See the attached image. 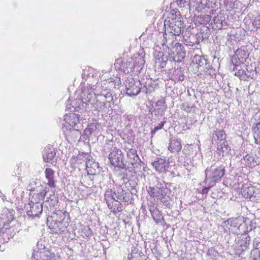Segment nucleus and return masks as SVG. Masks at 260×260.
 Wrapping results in <instances>:
<instances>
[{"mask_svg": "<svg viewBox=\"0 0 260 260\" xmlns=\"http://www.w3.org/2000/svg\"><path fill=\"white\" fill-rule=\"evenodd\" d=\"M101 87L102 84L100 83H97L94 88L90 86L84 87L79 98L71 101L70 105L67 104V108L71 112L80 110H87L90 105L94 101L96 95L99 94Z\"/></svg>", "mask_w": 260, "mask_h": 260, "instance_id": "1", "label": "nucleus"}, {"mask_svg": "<svg viewBox=\"0 0 260 260\" xmlns=\"http://www.w3.org/2000/svg\"><path fill=\"white\" fill-rule=\"evenodd\" d=\"M143 56L140 54L129 58L121 57L116 60L114 63L115 68L123 72L125 74H130L135 72L139 73L143 69L145 63Z\"/></svg>", "mask_w": 260, "mask_h": 260, "instance_id": "2", "label": "nucleus"}, {"mask_svg": "<svg viewBox=\"0 0 260 260\" xmlns=\"http://www.w3.org/2000/svg\"><path fill=\"white\" fill-rule=\"evenodd\" d=\"M171 51L173 55L170 57V60H173L176 62H180L185 57V51L184 47L179 43H176L174 47L172 48ZM169 53H164L159 51L154 54L155 67L158 69L164 68L169 60Z\"/></svg>", "mask_w": 260, "mask_h": 260, "instance_id": "3", "label": "nucleus"}, {"mask_svg": "<svg viewBox=\"0 0 260 260\" xmlns=\"http://www.w3.org/2000/svg\"><path fill=\"white\" fill-rule=\"evenodd\" d=\"M124 84L125 87L126 93L129 96L138 95L141 90L148 94L153 91L154 89L149 85V83H146L144 87H142V83L139 80H135L133 78H127L125 80Z\"/></svg>", "mask_w": 260, "mask_h": 260, "instance_id": "4", "label": "nucleus"}, {"mask_svg": "<svg viewBox=\"0 0 260 260\" xmlns=\"http://www.w3.org/2000/svg\"><path fill=\"white\" fill-rule=\"evenodd\" d=\"M103 151L105 154H109V159L111 164L114 166L120 168H124L125 165L123 161V155L120 150L114 147L112 141L107 142L104 146Z\"/></svg>", "mask_w": 260, "mask_h": 260, "instance_id": "5", "label": "nucleus"}, {"mask_svg": "<svg viewBox=\"0 0 260 260\" xmlns=\"http://www.w3.org/2000/svg\"><path fill=\"white\" fill-rule=\"evenodd\" d=\"M225 174V167L222 165H213L205 170V183L209 187H212L220 181Z\"/></svg>", "mask_w": 260, "mask_h": 260, "instance_id": "6", "label": "nucleus"}, {"mask_svg": "<svg viewBox=\"0 0 260 260\" xmlns=\"http://www.w3.org/2000/svg\"><path fill=\"white\" fill-rule=\"evenodd\" d=\"M106 88H102L101 91L99 90V94L96 95L94 101L90 105L88 110H96L99 112L105 110L107 105H109L110 101L113 100V96L111 93L103 92H106Z\"/></svg>", "mask_w": 260, "mask_h": 260, "instance_id": "7", "label": "nucleus"}, {"mask_svg": "<svg viewBox=\"0 0 260 260\" xmlns=\"http://www.w3.org/2000/svg\"><path fill=\"white\" fill-rule=\"evenodd\" d=\"M183 22L181 21L180 13L172 14V17H169L165 20L164 25L166 31L173 36H179L183 31Z\"/></svg>", "mask_w": 260, "mask_h": 260, "instance_id": "8", "label": "nucleus"}, {"mask_svg": "<svg viewBox=\"0 0 260 260\" xmlns=\"http://www.w3.org/2000/svg\"><path fill=\"white\" fill-rule=\"evenodd\" d=\"M105 200L128 202L130 200V195L125 192L121 187L116 188L108 189L104 194Z\"/></svg>", "mask_w": 260, "mask_h": 260, "instance_id": "9", "label": "nucleus"}, {"mask_svg": "<svg viewBox=\"0 0 260 260\" xmlns=\"http://www.w3.org/2000/svg\"><path fill=\"white\" fill-rule=\"evenodd\" d=\"M224 225H230L233 228H237V230L235 233L237 235L243 234L248 232V229L246 228V223L245 218L243 216H239L236 218H231L224 221L223 222Z\"/></svg>", "mask_w": 260, "mask_h": 260, "instance_id": "10", "label": "nucleus"}, {"mask_svg": "<svg viewBox=\"0 0 260 260\" xmlns=\"http://www.w3.org/2000/svg\"><path fill=\"white\" fill-rule=\"evenodd\" d=\"M9 224L4 217H0V237L4 243L8 242L15 234L14 228L10 226Z\"/></svg>", "mask_w": 260, "mask_h": 260, "instance_id": "11", "label": "nucleus"}, {"mask_svg": "<svg viewBox=\"0 0 260 260\" xmlns=\"http://www.w3.org/2000/svg\"><path fill=\"white\" fill-rule=\"evenodd\" d=\"M80 118V115L76 113L66 114L62 123L63 131L65 129L67 131L71 130L74 127L79 128V125H81Z\"/></svg>", "mask_w": 260, "mask_h": 260, "instance_id": "12", "label": "nucleus"}, {"mask_svg": "<svg viewBox=\"0 0 260 260\" xmlns=\"http://www.w3.org/2000/svg\"><path fill=\"white\" fill-rule=\"evenodd\" d=\"M190 67L193 68L194 72H198L201 68H203L204 71L207 72L211 68V66L207 62V59L205 56L197 54L194 55Z\"/></svg>", "mask_w": 260, "mask_h": 260, "instance_id": "13", "label": "nucleus"}, {"mask_svg": "<svg viewBox=\"0 0 260 260\" xmlns=\"http://www.w3.org/2000/svg\"><path fill=\"white\" fill-rule=\"evenodd\" d=\"M151 164L156 171L165 174L170 167V160L166 157H157Z\"/></svg>", "mask_w": 260, "mask_h": 260, "instance_id": "14", "label": "nucleus"}, {"mask_svg": "<svg viewBox=\"0 0 260 260\" xmlns=\"http://www.w3.org/2000/svg\"><path fill=\"white\" fill-rule=\"evenodd\" d=\"M27 214L28 216L32 217H39L43 211V203L35 202L30 200L28 205L26 206Z\"/></svg>", "mask_w": 260, "mask_h": 260, "instance_id": "15", "label": "nucleus"}, {"mask_svg": "<svg viewBox=\"0 0 260 260\" xmlns=\"http://www.w3.org/2000/svg\"><path fill=\"white\" fill-rule=\"evenodd\" d=\"M146 188L149 194L157 199L164 195L165 191H169L166 185L161 183H158L155 186H146Z\"/></svg>", "mask_w": 260, "mask_h": 260, "instance_id": "16", "label": "nucleus"}, {"mask_svg": "<svg viewBox=\"0 0 260 260\" xmlns=\"http://www.w3.org/2000/svg\"><path fill=\"white\" fill-rule=\"evenodd\" d=\"M99 126L96 120H93L92 122L88 124L87 128L84 131L82 134V139L83 141L89 140L90 138L95 136L97 132V128Z\"/></svg>", "mask_w": 260, "mask_h": 260, "instance_id": "17", "label": "nucleus"}, {"mask_svg": "<svg viewBox=\"0 0 260 260\" xmlns=\"http://www.w3.org/2000/svg\"><path fill=\"white\" fill-rule=\"evenodd\" d=\"M68 226V223L63 221L52 220L49 227L52 233L60 234L64 232Z\"/></svg>", "mask_w": 260, "mask_h": 260, "instance_id": "18", "label": "nucleus"}, {"mask_svg": "<svg viewBox=\"0 0 260 260\" xmlns=\"http://www.w3.org/2000/svg\"><path fill=\"white\" fill-rule=\"evenodd\" d=\"M56 155V150L51 145H48L45 148L43 152V158L45 162L53 164L55 162Z\"/></svg>", "mask_w": 260, "mask_h": 260, "instance_id": "19", "label": "nucleus"}, {"mask_svg": "<svg viewBox=\"0 0 260 260\" xmlns=\"http://www.w3.org/2000/svg\"><path fill=\"white\" fill-rule=\"evenodd\" d=\"M127 157L129 162L132 165L133 168H138L141 163L137 151L135 148L127 149Z\"/></svg>", "mask_w": 260, "mask_h": 260, "instance_id": "20", "label": "nucleus"}, {"mask_svg": "<svg viewBox=\"0 0 260 260\" xmlns=\"http://www.w3.org/2000/svg\"><path fill=\"white\" fill-rule=\"evenodd\" d=\"M36 191L39 192L37 193H34L31 200L32 201V202H40L45 199V196L48 191V188L47 187L40 186L36 188Z\"/></svg>", "mask_w": 260, "mask_h": 260, "instance_id": "21", "label": "nucleus"}, {"mask_svg": "<svg viewBox=\"0 0 260 260\" xmlns=\"http://www.w3.org/2000/svg\"><path fill=\"white\" fill-rule=\"evenodd\" d=\"M167 109L166 102L164 99L158 100L155 104V108L153 110L154 115L158 117L164 115Z\"/></svg>", "mask_w": 260, "mask_h": 260, "instance_id": "22", "label": "nucleus"}, {"mask_svg": "<svg viewBox=\"0 0 260 260\" xmlns=\"http://www.w3.org/2000/svg\"><path fill=\"white\" fill-rule=\"evenodd\" d=\"M242 194L245 199H249L251 201H257L256 195H255V188L253 186L244 187L241 191Z\"/></svg>", "mask_w": 260, "mask_h": 260, "instance_id": "23", "label": "nucleus"}, {"mask_svg": "<svg viewBox=\"0 0 260 260\" xmlns=\"http://www.w3.org/2000/svg\"><path fill=\"white\" fill-rule=\"evenodd\" d=\"M105 201L109 209L111 210V212L116 213L117 212H120L123 211V205L120 203L121 202L116 201L115 200L109 201L108 200Z\"/></svg>", "mask_w": 260, "mask_h": 260, "instance_id": "24", "label": "nucleus"}, {"mask_svg": "<svg viewBox=\"0 0 260 260\" xmlns=\"http://www.w3.org/2000/svg\"><path fill=\"white\" fill-rule=\"evenodd\" d=\"M52 253L50 251H36L32 253V260H50Z\"/></svg>", "mask_w": 260, "mask_h": 260, "instance_id": "25", "label": "nucleus"}, {"mask_svg": "<svg viewBox=\"0 0 260 260\" xmlns=\"http://www.w3.org/2000/svg\"><path fill=\"white\" fill-rule=\"evenodd\" d=\"M54 173V171L50 168H46L45 171V177L48 181L47 184L51 188H54L56 186Z\"/></svg>", "mask_w": 260, "mask_h": 260, "instance_id": "26", "label": "nucleus"}, {"mask_svg": "<svg viewBox=\"0 0 260 260\" xmlns=\"http://www.w3.org/2000/svg\"><path fill=\"white\" fill-rule=\"evenodd\" d=\"M181 145L180 141L175 138H170V142L168 146V149L172 153H176L179 152L181 149Z\"/></svg>", "mask_w": 260, "mask_h": 260, "instance_id": "27", "label": "nucleus"}, {"mask_svg": "<svg viewBox=\"0 0 260 260\" xmlns=\"http://www.w3.org/2000/svg\"><path fill=\"white\" fill-rule=\"evenodd\" d=\"M217 150L222 156L228 154L231 151V147L227 141L217 144Z\"/></svg>", "mask_w": 260, "mask_h": 260, "instance_id": "28", "label": "nucleus"}, {"mask_svg": "<svg viewBox=\"0 0 260 260\" xmlns=\"http://www.w3.org/2000/svg\"><path fill=\"white\" fill-rule=\"evenodd\" d=\"M149 211L155 222L159 223L162 219V216L158 209L155 206H151L150 207Z\"/></svg>", "mask_w": 260, "mask_h": 260, "instance_id": "29", "label": "nucleus"}, {"mask_svg": "<svg viewBox=\"0 0 260 260\" xmlns=\"http://www.w3.org/2000/svg\"><path fill=\"white\" fill-rule=\"evenodd\" d=\"M144 255L141 251H139L138 249L134 248L132 250L131 253L128 254V260H144Z\"/></svg>", "mask_w": 260, "mask_h": 260, "instance_id": "30", "label": "nucleus"}, {"mask_svg": "<svg viewBox=\"0 0 260 260\" xmlns=\"http://www.w3.org/2000/svg\"><path fill=\"white\" fill-rule=\"evenodd\" d=\"M242 161L243 164L249 167H254L257 165V162L254 160V157L249 154L244 156L242 159Z\"/></svg>", "mask_w": 260, "mask_h": 260, "instance_id": "31", "label": "nucleus"}, {"mask_svg": "<svg viewBox=\"0 0 260 260\" xmlns=\"http://www.w3.org/2000/svg\"><path fill=\"white\" fill-rule=\"evenodd\" d=\"M254 74H256L255 70H251L249 72L247 69L246 71L243 69H242L241 70L236 71L235 73V76L242 77L243 76L245 75L247 76V77H251V78L254 77Z\"/></svg>", "mask_w": 260, "mask_h": 260, "instance_id": "32", "label": "nucleus"}, {"mask_svg": "<svg viewBox=\"0 0 260 260\" xmlns=\"http://www.w3.org/2000/svg\"><path fill=\"white\" fill-rule=\"evenodd\" d=\"M78 128L76 127L75 128H73L72 129L69 130L70 131L69 133L66 134V135L73 137V139L74 141H76L78 138H80V139L82 138V135H81V133Z\"/></svg>", "mask_w": 260, "mask_h": 260, "instance_id": "33", "label": "nucleus"}, {"mask_svg": "<svg viewBox=\"0 0 260 260\" xmlns=\"http://www.w3.org/2000/svg\"><path fill=\"white\" fill-rule=\"evenodd\" d=\"M248 55L247 51L239 49L235 52V54L234 56H236L237 58L245 61L246 59L248 58Z\"/></svg>", "mask_w": 260, "mask_h": 260, "instance_id": "34", "label": "nucleus"}, {"mask_svg": "<svg viewBox=\"0 0 260 260\" xmlns=\"http://www.w3.org/2000/svg\"><path fill=\"white\" fill-rule=\"evenodd\" d=\"M253 136L256 144H260V122H257L256 126L253 127Z\"/></svg>", "mask_w": 260, "mask_h": 260, "instance_id": "35", "label": "nucleus"}, {"mask_svg": "<svg viewBox=\"0 0 260 260\" xmlns=\"http://www.w3.org/2000/svg\"><path fill=\"white\" fill-rule=\"evenodd\" d=\"M250 241V237L249 236H246L245 238L242 239L240 242V246L241 247L242 251L246 250L248 248Z\"/></svg>", "mask_w": 260, "mask_h": 260, "instance_id": "36", "label": "nucleus"}, {"mask_svg": "<svg viewBox=\"0 0 260 260\" xmlns=\"http://www.w3.org/2000/svg\"><path fill=\"white\" fill-rule=\"evenodd\" d=\"M214 134L217 137V144L226 141L225 140L226 135L224 131L220 130L216 131Z\"/></svg>", "mask_w": 260, "mask_h": 260, "instance_id": "37", "label": "nucleus"}, {"mask_svg": "<svg viewBox=\"0 0 260 260\" xmlns=\"http://www.w3.org/2000/svg\"><path fill=\"white\" fill-rule=\"evenodd\" d=\"M81 236L83 238L90 237L92 235V231L88 226H83L81 229Z\"/></svg>", "mask_w": 260, "mask_h": 260, "instance_id": "38", "label": "nucleus"}, {"mask_svg": "<svg viewBox=\"0 0 260 260\" xmlns=\"http://www.w3.org/2000/svg\"><path fill=\"white\" fill-rule=\"evenodd\" d=\"M192 8L198 12L202 11V10L205 8L203 5H202V0H195L192 2Z\"/></svg>", "mask_w": 260, "mask_h": 260, "instance_id": "39", "label": "nucleus"}, {"mask_svg": "<svg viewBox=\"0 0 260 260\" xmlns=\"http://www.w3.org/2000/svg\"><path fill=\"white\" fill-rule=\"evenodd\" d=\"M46 202H50V205L52 206H55L57 204V199L55 194L53 192L52 194H50L49 197H47Z\"/></svg>", "mask_w": 260, "mask_h": 260, "instance_id": "40", "label": "nucleus"}, {"mask_svg": "<svg viewBox=\"0 0 260 260\" xmlns=\"http://www.w3.org/2000/svg\"><path fill=\"white\" fill-rule=\"evenodd\" d=\"M168 191H165V194L162 195L160 198H158V200H160L161 202L164 204V205L166 207H170V198L167 195Z\"/></svg>", "mask_w": 260, "mask_h": 260, "instance_id": "41", "label": "nucleus"}, {"mask_svg": "<svg viewBox=\"0 0 260 260\" xmlns=\"http://www.w3.org/2000/svg\"><path fill=\"white\" fill-rule=\"evenodd\" d=\"M174 78L177 82L182 81L184 80V75L180 69H177L174 73Z\"/></svg>", "mask_w": 260, "mask_h": 260, "instance_id": "42", "label": "nucleus"}, {"mask_svg": "<svg viewBox=\"0 0 260 260\" xmlns=\"http://www.w3.org/2000/svg\"><path fill=\"white\" fill-rule=\"evenodd\" d=\"M213 22L216 25V27L220 29L222 28L223 26H224L223 21L221 17H215L213 19ZM225 23V22H224Z\"/></svg>", "mask_w": 260, "mask_h": 260, "instance_id": "43", "label": "nucleus"}, {"mask_svg": "<svg viewBox=\"0 0 260 260\" xmlns=\"http://www.w3.org/2000/svg\"><path fill=\"white\" fill-rule=\"evenodd\" d=\"M192 2L190 0H178L177 4L180 7L190 8L192 7Z\"/></svg>", "mask_w": 260, "mask_h": 260, "instance_id": "44", "label": "nucleus"}, {"mask_svg": "<svg viewBox=\"0 0 260 260\" xmlns=\"http://www.w3.org/2000/svg\"><path fill=\"white\" fill-rule=\"evenodd\" d=\"M251 260H260V250L258 249H253L251 252Z\"/></svg>", "mask_w": 260, "mask_h": 260, "instance_id": "45", "label": "nucleus"}, {"mask_svg": "<svg viewBox=\"0 0 260 260\" xmlns=\"http://www.w3.org/2000/svg\"><path fill=\"white\" fill-rule=\"evenodd\" d=\"M215 0H202V5L205 8H212L215 4Z\"/></svg>", "mask_w": 260, "mask_h": 260, "instance_id": "46", "label": "nucleus"}, {"mask_svg": "<svg viewBox=\"0 0 260 260\" xmlns=\"http://www.w3.org/2000/svg\"><path fill=\"white\" fill-rule=\"evenodd\" d=\"M244 62V61L237 58L236 56H234L232 58V63L233 64V67L243 64Z\"/></svg>", "mask_w": 260, "mask_h": 260, "instance_id": "47", "label": "nucleus"}, {"mask_svg": "<svg viewBox=\"0 0 260 260\" xmlns=\"http://www.w3.org/2000/svg\"><path fill=\"white\" fill-rule=\"evenodd\" d=\"M127 184H129V187H131L130 191L132 194H135L137 192L136 190L135 189V187L137 184L136 183L132 180H127L126 182V185H127Z\"/></svg>", "mask_w": 260, "mask_h": 260, "instance_id": "48", "label": "nucleus"}, {"mask_svg": "<svg viewBox=\"0 0 260 260\" xmlns=\"http://www.w3.org/2000/svg\"><path fill=\"white\" fill-rule=\"evenodd\" d=\"M165 121L161 122L160 123H159L158 125L155 126L153 129L151 130V134L152 135V137L155 134V133L159 130L162 128L164 123H165Z\"/></svg>", "mask_w": 260, "mask_h": 260, "instance_id": "49", "label": "nucleus"}, {"mask_svg": "<svg viewBox=\"0 0 260 260\" xmlns=\"http://www.w3.org/2000/svg\"><path fill=\"white\" fill-rule=\"evenodd\" d=\"M252 24L256 28L260 27V15H257L255 17V19L252 22Z\"/></svg>", "mask_w": 260, "mask_h": 260, "instance_id": "50", "label": "nucleus"}, {"mask_svg": "<svg viewBox=\"0 0 260 260\" xmlns=\"http://www.w3.org/2000/svg\"><path fill=\"white\" fill-rule=\"evenodd\" d=\"M253 247L254 249H260V239L255 238L253 241Z\"/></svg>", "mask_w": 260, "mask_h": 260, "instance_id": "51", "label": "nucleus"}, {"mask_svg": "<svg viewBox=\"0 0 260 260\" xmlns=\"http://www.w3.org/2000/svg\"><path fill=\"white\" fill-rule=\"evenodd\" d=\"M192 107L189 106L187 103H184L182 106V109L187 112H190Z\"/></svg>", "mask_w": 260, "mask_h": 260, "instance_id": "52", "label": "nucleus"}, {"mask_svg": "<svg viewBox=\"0 0 260 260\" xmlns=\"http://www.w3.org/2000/svg\"><path fill=\"white\" fill-rule=\"evenodd\" d=\"M21 189L20 187H18V188H15L13 190V194L16 198H18V192H21Z\"/></svg>", "mask_w": 260, "mask_h": 260, "instance_id": "53", "label": "nucleus"}, {"mask_svg": "<svg viewBox=\"0 0 260 260\" xmlns=\"http://www.w3.org/2000/svg\"><path fill=\"white\" fill-rule=\"evenodd\" d=\"M163 40L162 41L161 45L162 46L166 45V44L168 43V40L167 39V35L166 33L163 34Z\"/></svg>", "mask_w": 260, "mask_h": 260, "instance_id": "54", "label": "nucleus"}, {"mask_svg": "<svg viewBox=\"0 0 260 260\" xmlns=\"http://www.w3.org/2000/svg\"><path fill=\"white\" fill-rule=\"evenodd\" d=\"M254 119L255 120L257 121V122H260V111L256 113Z\"/></svg>", "mask_w": 260, "mask_h": 260, "instance_id": "55", "label": "nucleus"}, {"mask_svg": "<svg viewBox=\"0 0 260 260\" xmlns=\"http://www.w3.org/2000/svg\"><path fill=\"white\" fill-rule=\"evenodd\" d=\"M50 260H59V256L52 253V255H51Z\"/></svg>", "mask_w": 260, "mask_h": 260, "instance_id": "56", "label": "nucleus"}, {"mask_svg": "<svg viewBox=\"0 0 260 260\" xmlns=\"http://www.w3.org/2000/svg\"><path fill=\"white\" fill-rule=\"evenodd\" d=\"M242 64L240 65V66L239 65V66H236L235 67H233V71H239V70L243 69L242 68Z\"/></svg>", "mask_w": 260, "mask_h": 260, "instance_id": "57", "label": "nucleus"}, {"mask_svg": "<svg viewBox=\"0 0 260 260\" xmlns=\"http://www.w3.org/2000/svg\"><path fill=\"white\" fill-rule=\"evenodd\" d=\"M89 162H88V163H86V169H87V173L88 174H93V173L92 172L91 170L90 169L89 170Z\"/></svg>", "mask_w": 260, "mask_h": 260, "instance_id": "58", "label": "nucleus"}, {"mask_svg": "<svg viewBox=\"0 0 260 260\" xmlns=\"http://www.w3.org/2000/svg\"><path fill=\"white\" fill-rule=\"evenodd\" d=\"M207 186H208V187H205L203 189L202 191H203V193H207L209 191V189L211 187H209V185H207Z\"/></svg>", "mask_w": 260, "mask_h": 260, "instance_id": "59", "label": "nucleus"}, {"mask_svg": "<svg viewBox=\"0 0 260 260\" xmlns=\"http://www.w3.org/2000/svg\"><path fill=\"white\" fill-rule=\"evenodd\" d=\"M185 44L187 46H192L193 43L187 40H185Z\"/></svg>", "mask_w": 260, "mask_h": 260, "instance_id": "60", "label": "nucleus"}, {"mask_svg": "<svg viewBox=\"0 0 260 260\" xmlns=\"http://www.w3.org/2000/svg\"><path fill=\"white\" fill-rule=\"evenodd\" d=\"M122 179L123 180V183H125V186L128 187L127 185H126V182L127 181V180H129L127 178L124 177L122 178Z\"/></svg>", "mask_w": 260, "mask_h": 260, "instance_id": "61", "label": "nucleus"}, {"mask_svg": "<svg viewBox=\"0 0 260 260\" xmlns=\"http://www.w3.org/2000/svg\"><path fill=\"white\" fill-rule=\"evenodd\" d=\"M114 82H115V85H116V84H117V85H118H118H119V84H120V79H116V80H115ZM114 88H116V86H114Z\"/></svg>", "mask_w": 260, "mask_h": 260, "instance_id": "62", "label": "nucleus"}, {"mask_svg": "<svg viewBox=\"0 0 260 260\" xmlns=\"http://www.w3.org/2000/svg\"><path fill=\"white\" fill-rule=\"evenodd\" d=\"M189 127L186 124L183 126V130H187L189 129Z\"/></svg>", "mask_w": 260, "mask_h": 260, "instance_id": "63", "label": "nucleus"}, {"mask_svg": "<svg viewBox=\"0 0 260 260\" xmlns=\"http://www.w3.org/2000/svg\"><path fill=\"white\" fill-rule=\"evenodd\" d=\"M149 112H151V114H152L153 113H154V112L153 111V110L152 108L150 109L149 110Z\"/></svg>", "mask_w": 260, "mask_h": 260, "instance_id": "64", "label": "nucleus"}]
</instances>
